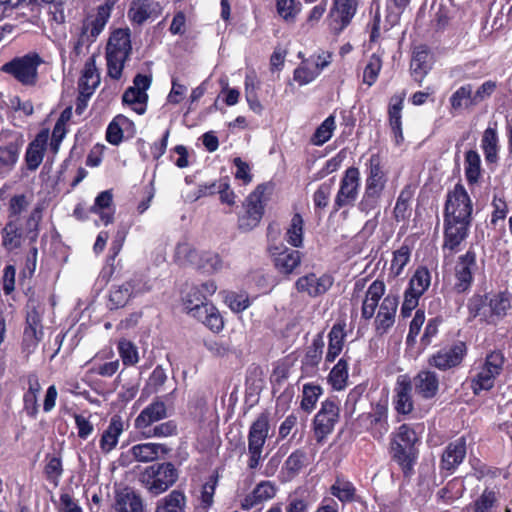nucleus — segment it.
Masks as SVG:
<instances>
[{"label": "nucleus", "instance_id": "obj_10", "mask_svg": "<svg viewBox=\"0 0 512 512\" xmlns=\"http://www.w3.org/2000/svg\"><path fill=\"white\" fill-rule=\"evenodd\" d=\"M431 272L425 265H419L408 281L404 291L401 305L403 318L409 317L412 311L418 306L420 298L425 294L431 285Z\"/></svg>", "mask_w": 512, "mask_h": 512}, {"label": "nucleus", "instance_id": "obj_2", "mask_svg": "<svg viewBox=\"0 0 512 512\" xmlns=\"http://www.w3.org/2000/svg\"><path fill=\"white\" fill-rule=\"evenodd\" d=\"M364 175V190L357 203V210L365 215L377 211V217L390 180V170L384 156L379 152L370 154L364 162Z\"/></svg>", "mask_w": 512, "mask_h": 512}, {"label": "nucleus", "instance_id": "obj_52", "mask_svg": "<svg viewBox=\"0 0 512 512\" xmlns=\"http://www.w3.org/2000/svg\"><path fill=\"white\" fill-rule=\"evenodd\" d=\"M245 97L249 108L255 113L260 114L263 110V106L258 98L257 90L260 87V82L257 80L255 74L246 75L245 77Z\"/></svg>", "mask_w": 512, "mask_h": 512}, {"label": "nucleus", "instance_id": "obj_30", "mask_svg": "<svg viewBox=\"0 0 512 512\" xmlns=\"http://www.w3.org/2000/svg\"><path fill=\"white\" fill-rule=\"evenodd\" d=\"M346 336V322L345 320H338L333 324L328 333V348L325 355L326 364L333 363L341 354Z\"/></svg>", "mask_w": 512, "mask_h": 512}, {"label": "nucleus", "instance_id": "obj_55", "mask_svg": "<svg viewBox=\"0 0 512 512\" xmlns=\"http://www.w3.org/2000/svg\"><path fill=\"white\" fill-rule=\"evenodd\" d=\"M418 450H395L393 460L400 466L405 477H410L414 472V465L418 458Z\"/></svg>", "mask_w": 512, "mask_h": 512}, {"label": "nucleus", "instance_id": "obj_21", "mask_svg": "<svg viewBox=\"0 0 512 512\" xmlns=\"http://www.w3.org/2000/svg\"><path fill=\"white\" fill-rule=\"evenodd\" d=\"M412 380V389L415 395L424 401H430L439 393L440 381L438 374L430 369L420 370Z\"/></svg>", "mask_w": 512, "mask_h": 512}, {"label": "nucleus", "instance_id": "obj_24", "mask_svg": "<svg viewBox=\"0 0 512 512\" xmlns=\"http://www.w3.org/2000/svg\"><path fill=\"white\" fill-rule=\"evenodd\" d=\"M398 305L397 295L388 294L383 298L374 320L376 335L383 336L394 325Z\"/></svg>", "mask_w": 512, "mask_h": 512}, {"label": "nucleus", "instance_id": "obj_62", "mask_svg": "<svg viewBox=\"0 0 512 512\" xmlns=\"http://www.w3.org/2000/svg\"><path fill=\"white\" fill-rule=\"evenodd\" d=\"M45 474L47 480L54 486L58 485L59 479L62 475V459L60 455L48 454L46 456Z\"/></svg>", "mask_w": 512, "mask_h": 512}, {"label": "nucleus", "instance_id": "obj_25", "mask_svg": "<svg viewBox=\"0 0 512 512\" xmlns=\"http://www.w3.org/2000/svg\"><path fill=\"white\" fill-rule=\"evenodd\" d=\"M324 331L316 334L312 343L306 348L305 354L301 359V372L303 376H314L318 371V366L322 360L324 349Z\"/></svg>", "mask_w": 512, "mask_h": 512}, {"label": "nucleus", "instance_id": "obj_64", "mask_svg": "<svg viewBox=\"0 0 512 512\" xmlns=\"http://www.w3.org/2000/svg\"><path fill=\"white\" fill-rule=\"evenodd\" d=\"M318 75V68H314L309 60L303 61L293 72V78L300 86L312 82Z\"/></svg>", "mask_w": 512, "mask_h": 512}, {"label": "nucleus", "instance_id": "obj_18", "mask_svg": "<svg viewBox=\"0 0 512 512\" xmlns=\"http://www.w3.org/2000/svg\"><path fill=\"white\" fill-rule=\"evenodd\" d=\"M217 290V285L214 280H208L200 285H194L190 288L184 299V308L187 313L194 317L211 302L208 298L212 296Z\"/></svg>", "mask_w": 512, "mask_h": 512}, {"label": "nucleus", "instance_id": "obj_31", "mask_svg": "<svg viewBox=\"0 0 512 512\" xmlns=\"http://www.w3.org/2000/svg\"><path fill=\"white\" fill-rule=\"evenodd\" d=\"M270 431V413L261 412L252 422L248 433V448H263Z\"/></svg>", "mask_w": 512, "mask_h": 512}, {"label": "nucleus", "instance_id": "obj_29", "mask_svg": "<svg viewBox=\"0 0 512 512\" xmlns=\"http://www.w3.org/2000/svg\"><path fill=\"white\" fill-rule=\"evenodd\" d=\"M0 235L1 246L9 253L20 249L26 240H28V244H31V234L25 233V230L18 227L16 222L12 223L7 220Z\"/></svg>", "mask_w": 512, "mask_h": 512}, {"label": "nucleus", "instance_id": "obj_16", "mask_svg": "<svg viewBox=\"0 0 512 512\" xmlns=\"http://www.w3.org/2000/svg\"><path fill=\"white\" fill-rule=\"evenodd\" d=\"M258 186L255 191L250 193L244 203L245 211L238 217V229L242 232H249L257 227L264 215V192L260 191Z\"/></svg>", "mask_w": 512, "mask_h": 512}, {"label": "nucleus", "instance_id": "obj_60", "mask_svg": "<svg viewBox=\"0 0 512 512\" xmlns=\"http://www.w3.org/2000/svg\"><path fill=\"white\" fill-rule=\"evenodd\" d=\"M117 349L125 366H134L139 361L138 349L134 343L125 338L118 341Z\"/></svg>", "mask_w": 512, "mask_h": 512}, {"label": "nucleus", "instance_id": "obj_59", "mask_svg": "<svg viewBox=\"0 0 512 512\" xmlns=\"http://www.w3.org/2000/svg\"><path fill=\"white\" fill-rule=\"evenodd\" d=\"M334 182L335 178H330L328 181L320 184L313 193V203L316 212L328 206Z\"/></svg>", "mask_w": 512, "mask_h": 512}, {"label": "nucleus", "instance_id": "obj_1", "mask_svg": "<svg viewBox=\"0 0 512 512\" xmlns=\"http://www.w3.org/2000/svg\"><path fill=\"white\" fill-rule=\"evenodd\" d=\"M474 204L461 181L447 191L443 208V249L459 251L470 234Z\"/></svg>", "mask_w": 512, "mask_h": 512}, {"label": "nucleus", "instance_id": "obj_4", "mask_svg": "<svg viewBox=\"0 0 512 512\" xmlns=\"http://www.w3.org/2000/svg\"><path fill=\"white\" fill-rule=\"evenodd\" d=\"M505 363L504 352L494 349L474 366L467 378L474 396H479L482 392H488L494 388L496 379L503 373Z\"/></svg>", "mask_w": 512, "mask_h": 512}, {"label": "nucleus", "instance_id": "obj_17", "mask_svg": "<svg viewBox=\"0 0 512 512\" xmlns=\"http://www.w3.org/2000/svg\"><path fill=\"white\" fill-rule=\"evenodd\" d=\"M477 267L476 252L469 248L465 254L460 255L454 268L455 282L453 289L458 294L468 292L474 281L473 270Z\"/></svg>", "mask_w": 512, "mask_h": 512}, {"label": "nucleus", "instance_id": "obj_61", "mask_svg": "<svg viewBox=\"0 0 512 512\" xmlns=\"http://www.w3.org/2000/svg\"><path fill=\"white\" fill-rule=\"evenodd\" d=\"M99 82V74L95 67L94 61L91 59L87 61L84 65L82 75L78 82V87L79 89L91 88L92 92L94 93V90L98 86Z\"/></svg>", "mask_w": 512, "mask_h": 512}, {"label": "nucleus", "instance_id": "obj_51", "mask_svg": "<svg viewBox=\"0 0 512 512\" xmlns=\"http://www.w3.org/2000/svg\"><path fill=\"white\" fill-rule=\"evenodd\" d=\"M490 310L492 314V321L495 323L496 319L505 317L511 309V297L507 292H498L491 296Z\"/></svg>", "mask_w": 512, "mask_h": 512}, {"label": "nucleus", "instance_id": "obj_50", "mask_svg": "<svg viewBox=\"0 0 512 512\" xmlns=\"http://www.w3.org/2000/svg\"><path fill=\"white\" fill-rule=\"evenodd\" d=\"M394 442L397 448H414L420 443V436L412 425L404 423L398 427Z\"/></svg>", "mask_w": 512, "mask_h": 512}, {"label": "nucleus", "instance_id": "obj_20", "mask_svg": "<svg viewBox=\"0 0 512 512\" xmlns=\"http://www.w3.org/2000/svg\"><path fill=\"white\" fill-rule=\"evenodd\" d=\"M433 64L434 57L427 45L421 44L413 49L410 61V74L418 86L422 85L425 77L432 70Z\"/></svg>", "mask_w": 512, "mask_h": 512}, {"label": "nucleus", "instance_id": "obj_12", "mask_svg": "<svg viewBox=\"0 0 512 512\" xmlns=\"http://www.w3.org/2000/svg\"><path fill=\"white\" fill-rule=\"evenodd\" d=\"M361 0H332L326 21L330 33L340 35L353 21Z\"/></svg>", "mask_w": 512, "mask_h": 512}, {"label": "nucleus", "instance_id": "obj_39", "mask_svg": "<svg viewBox=\"0 0 512 512\" xmlns=\"http://www.w3.org/2000/svg\"><path fill=\"white\" fill-rule=\"evenodd\" d=\"M482 172L479 153L473 149L467 150L464 155V174L470 188L479 183Z\"/></svg>", "mask_w": 512, "mask_h": 512}, {"label": "nucleus", "instance_id": "obj_45", "mask_svg": "<svg viewBox=\"0 0 512 512\" xmlns=\"http://www.w3.org/2000/svg\"><path fill=\"white\" fill-rule=\"evenodd\" d=\"M124 431V422L120 415H113L108 427L104 430L100 439V448H114L118 438Z\"/></svg>", "mask_w": 512, "mask_h": 512}, {"label": "nucleus", "instance_id": "obj_40", "mask_svg": "<svg viewBox=\"0 0 512 512\" xmlns=\"http://www.w3.org/2000/svg\"><path fill=\"white\" fill-rule=\"evenodd\" d=\"M166 415L165 403L159 400L153 401L137 416L135 419V426L137 428H145L152 423L165 418Z\"/></svg>", "mask_w": 512, "mask_h": 512}, {"label": "nucleus", "instance_id": "obj_37", "mask_svg": "<svg viewBox=\"0 0 512 512\" xmlns=\"http://www.w3.org/2000/svg\"><path fill=\"white\" fill-rule=\"evenodd\" d=\"M470 318L479 317L481 321L492 324V314L490 310V299L488 294H474L467 304Z\"/></svg>", "mask_w": 512, "mask_h": 512}, {"label": "nucleus", "instance_id": "obj_53", "mask_svg": "<svg viewBox=\"0 0 512 512\" xmlns=\"http://www.w3.org/2000/svg\"><path fill=\"white\" fill-rule=\"evenodd\" d=\"M497 502V493L492 489L486 488L472 504L466 507V511L463 512H468L470 509H472L473 512H492Z\"/></svg>", "mask_w": 512, "mask_h": 512}, {"label": "nucleus", "instance_id": "obj_23", "mask_svg": "<svg viewBox=\"0 0 512 512\" xmlns=\"http://www.w3.org/2000/svg\"><path fill=\"white\" fill-rule=\"evenodd\" d=\"M334 278L329 273L317 276L315 273H308L297 279L295 287L298 292L306 293L310 297H318L325 294L333 285Z\"/></svg>", "mask_w": 512, "mask_h": 512}, {"label": "nucleus", "instance_id": "obj_46", "mask_svg": "<svg viewBox=\"0 0 512 512\" xmlns=\"http://www.w3.org/2000/svg\"><path fill=\"white\" fill-rule=\"evenodd\" d=\"M194 318L215 333H219L224 327L223 318L218 309L212 303L206 306L198 314H194Z\"/></svg>", "mask_w": 512, "mask_h": 512}, {"label": "nucleus", "instance_id": "obj_27", "mask_svg": "<svg viewBox=\"0 0 512 512\" xmlns=\"http://www.w3.org/2000/svg\"><path fill=\"white\" fill-rule=\"evenodd\" d=\"M404 100V92L400 94H394L389 100L387 109L389 127L397 146L401 145L404 141L402 128V111L404 108Z\"/></svg>", "mask_w": 512, "mask_h": 512}, {"label": "nucleus", "instance_id": "obj_7", "mask_svg": "<svg viewBox=\"0 0 512 512\" xmlns=\"http://www.w3.org/2000/svg\"><path fill=\"white\" fill-rule=\"evenodd\" d=\"M178 476V471L172 463H156L141 473L140 482L150 494L157 496L172 487Z\"/></svg>", "mask_w": 512, "mask_h": 512}, {"label": "nucleus", "instance_id": "obj_5", "mask_svg": "<svg viewBox=\"0 0 512 512\" xmlns=\"http://www.w3.org/2000/svg\"><path fill=\"white\" fill-rule=\"evenodd\" d=\"M112 8L113 2L106 1L96 8L95 14L87 15L83 19L77 38L71 41V60L76 61L84 54V48L88 49L96 41L110 18Z\"/></svg>", "mask_w": 512, "mask_h": 512}, {"label": "nucleus", "instance_id": "obj_48", "mask_svg": "<svg viewBox=\"0 0 512 512\" xmlns=\"http://www.w3.org/2000/svg\"><path fill=\"white\" fill-rule=\"evenodd\" d=\"M411 253V248L406 244L393 251L389 268L390 276L397 278L403 273L405 266L410 262Z\"/></svg>", "mask_w": 512, "mask_h": 512}, {"label": "nucleus", "instance_id": "obj_13", "mask_svg": "<svg viewBox=\"0 0 512 512\" xmlns=\"http://www.w3.org/2000/svg\"><path fill=\"white\" fill-rule=\"evenodd\" d=\"M468 354L466 342L457 340L452 345L442 347L429 356L427 362L429 366L446 372L462 365Z\"/></svg>", "mask_w": 512, "mask_h": 512}, {"label": "nucleus", "instance_id": "obj_22", "mask_svg": "<svg viewBox=\"0 0 512 512\" xmlns=\"http://www.w3.org/2000/svg\"><path fill=\"white\" fill-rule=\"evenodd\" d=\"M49 137L50 130L42 128L28 144L24 154V163L28 171H36L43 162Z\"/></svg>", "mask_w": 512, "mask_h": 512}, {"label": "nucleus", "instance_id": "obj_11", "mask_svg": "<svg viewBox=\"0 0 512 512\" xmlns=\"http://www.w3.org/2000/svg\"><path fill=\"white\" fill-rule=\"evenodd\" d=\"M25 143L24 135L17 130L0 131V173H10L18 163Z\"/></svg>", "mask_w": 512, "mask_h": 512}, {"label": "nucleus", "instance_id": "obj_8", "mask_svg": "<svg viewBox=\"0 0 512 512\" xmlns=\"http://www.w3.org/2000/svg\"><path fill=\"white\" fill-rule=\"evenodd\" d=\"M340 419L339 400L336 396L321 402V407L312 421L313 437L318 445H324Z\"/></svg>", "mask_w": 512, "mask_h": 512}, {"label": "nucleus", "instance_id": "obj_43", "mask_svg": "<svg viewBox=\"0 0 512 512\" xmlns=\"http://www.w3.org/2000/svg\"><path fill=\"white\" fill-rule=\"evenodd\" d=\"M449 103L451 113L476 106L473 100V86L471 84L460 86L450 96Z\"/></svg>", "mask_w": 512, "mask_h": 512}, {"label": "nucleus", "instance_id": "obj_34", "mask_svg": "<svg viewBox=\"0 0 512 512\" xmlns=\"http://www.w3.org/2000/svg\"><path fill=\"white\" fill-rule=\"evenodd\" d=\"M481 149L483 151L487 165L497 164L499 160V137L497 133V123L489 125L483 132L481 139Z\"/></svg>", "mask_w": 512, "mask_h": 512}, {"label": "nucleus", "instance_id": "obj_15", "mask_svg": "<svg viewBox=\"0 0 512 512\" xmlns=\"http://www.w3.org/2000/svg\"><path fill=\"white\" fill-rule=\"evenodd\" d=\"M360 188V171L355 166L348 167L340 180L338 192L333 202L332 213L353 206L358 198Z\"/></svg>", "mask_w": 512, "mask_h": 512}, {"label": "nucleus", "instance_id": "obj_19", "mask_svg": "<svg viewBox=\"0 0 512 512\" xmlns=\"http://www.w3.org/2000/svg\"><path fill=\"white\" fill-rule=\"evenodd\" d=\"M412 380L408 374H401L397 377L392 404L399 415H409L414 410L412 395Z\"/></svg>", "mask_w": 512, "mask_h": 512}, {"label": "nucleus", "instance_id": "obj_6", "mask_svg": "<svg viewBox=\"0 0 512 512\" xmlns=\"http://www.w3.org/2000/svg\"><path fill=\"white\" fill-rule=\"evenodd\" d=\"M132 54L131 33L129 28L115 29L106 45L107 74L114 80L122 77L126 61Z\"/></svg>", "mask_w": 512, "mask_h": 512}, {"label": "nucleus", "instance_id": "obj_57", "mask_svg": "<svg viewBox=\"0 0 512 512\" xmlns=\"http://www.w3.org/2000/svg\"><path fill=\"white\" fill-rule=\"evenodd\" d=\"M410 3L411 0H387L385 20L390 28L400 22L401 15Z\"/></svg>", "mask_w": 512, "mask_h": 512}, {"label": "nucleus", "instance_id": "obj_54", "mask_svg": "<svg viewBox=\"0 0 512 512\" xmlns=\"http://www.w3.org/2000/svg\"><path fill=\"white\" fill-rule=\"evenodd\" d=\"M335 128V116L331 114L316 128L311 136V143L315 146L324 145L331 139Z\"/></svg>", "mask_w": 512, "mask_h": 512}, {"label": "nucleus", "instance_id": "obj_56", "mask_svg": "<svg viewBox=\"0 0 512 512\" xmlns=\"http://www.w3.org/2000/svg\"><path fill=\"white\" fill-rule=\"evenodd\" d=\"M356 489L352 482L336 478L334 484L330 487V493L342 503L351 502L354 499Z\"/></svg>", "mask_w": 512, "mask_h": 512}, {"label": "nucleus", "instance_id": "obj_42", "mask_svg": "<svg viewBox=\"0 0 512 512\" xmlns=\"http://www.w3.org/2000/svg\"><path fill=\"white\" fill-rule=\"evenodd\" d=\"M159 8V3H153L150 0H132L128 9V18L132 23L142 25Z\"/></svg>", "mask_w": 512, "mask_h": 512}, {"label": "nucleus", "instance_id": "obj_58", "mask_svg": "<svg viewBox=\"0 0 512 512\" xmlns=\"http://www.w3.org/2000/svg\"><path fill=\"white\" fill-rule=\"evenodd\" d=\"M382 58L380 55L373 53L364 68L363 71V83L371 87L378 79L379 73L382 69Z\"/></svg>", "mask_w": 512, "mask_h": 512}, {"label": "nucleus", "instance_id": "obj_9", "mask_svg": "<svg viewBox=\"0 0 512 512\" xmlns=\"http://www.w3.org/2000/svg\"><path fill=\"white\" fill-rule=\"evenodd\" d=\"M42 63L40 55L32 52L6 62L1 71L13 76L24 86H35L38 82V67Z\"/></svg>", "mask_w": 512, "mask_h": 512}, {"label": "nucleus", "instance_id": "obj_32", "mask_svg": "<svg viewBox=\"0 0 512 512\" xmlns=\"http://www.w3.org/2000/svg\"><path fill=\"white\" fill-rule=\"evenodd\" d=\"M27 390L23 395V410L30 418H36L39 411L38 394L41 390L38 375L30 373L26 377Z\"/></svg>", "mask_w": 512, "mask_h": 512}, {"label": "nucleus", "instance_id": "obj_44", "mask_svg": "<svg viewBox=\"0 0 512 512\" xmlns=\"http://www.w3.org/2000/svg\"><path fill=\"white\" fill-rule=\"evenodd\" d=\"M186 496L180 490H173L156 503L155 512H185Z\"/></svg>", "mask_w": 512, "mask_h": 512}, {"label": "nucleus", "instance_id": "obj_47", "mask_svg": "<svg viewBox=\"0 0 512 512\" xmlns=\"http://www.w3.org/2000/svg\"><path fill=\"white\" fill-rule=\"evenodd\" d=\"M122 102L138 115H143L147 110L148 94L129 87L122 95Z\"/></svg>", "mask_w": 512, "mask_h": 512}, {"label": "nucleus", "instance_id": "obj_28", "mask_svg": "<svg viewBox=\"0 0 512 512\" xmlns=\"http://www.w3.org/2000/svg\"><path fill=\"white\" fill-rule=\"evenodd\" d=\"M127 137H133L136 133L134 122L123 114L116 115L108 124L106 129V141L114 146H118L124 139V133Z\"/></svg>", "mask_w": 512, "mask_h": 512}, {"label": "nucleus", "instance_id": "obj_14", "mask_svg": "<svg viewBox=\"0 0 512 512\" xmlns=\"http://www.w3.org/2000/svg\"><path fill=\"white\" fill-rule=\"evenodd\" d=\"M267 251L274 268L282 276L292 275L301 264L302 253L299 250L287 247L282 242L269 243Z\"/></svg>", "mask_w": 512, "mask_h": 512}, {"label": "nucleus", "instance_id": "obj_3", "mask_svg": "<svg viewBox=\"0 0 512 512\" xmlns=\"http://www.w3.org/2000/svg\"><path fill=\"white\" fill-rule=\"evenodd\" d=\"M31 198L25 193L10 197L7 204V220L17 223L25 233L31 234V244L36 243L40 234V225L43 220V207L40 204L32 209Z\"/></svg>", "mask_w": 512, "mask_h": 512}, {"label": "nucleus", "instance_id": "obj_63", "mask_svg": "<svg viewBox=\"0 0 512 512\" xmlns=\"http://www.w3.org/2000/svg\"><path fill=\"white\" fill-rule=\"evenodd\" d=\"M278 15L288 23H293L300 12V3L295 0H275Z\"/></svg>", "mask_w": 512, "mask_h": 512}, {"label": "nucleus", "instance_id": "obj_35", "mask_svg": "<svg viewBox=\"0 0 512 512\" xmlns=\"http://www.w3.org/2000/svg\"><path fill=\"white\" fill-rule=\"evenodd\" d=\"M140 281L130 279L122 285L113 287L109 294L110 309H119L124 307L132 295L138 292Z\"/></svg>", "mask_w": 512, "mask_h": 512}, {"label": "nucleus", "instance_id": "obj_33", "mask_svg": "<svg viewBox=\"0 0 512 512\" xmlns=\"http://www.w3.org/2000/svg\"><path fill=\"white\" fill-rule=\"evenodd\" d=\"M415 193V187L412 184H406L400 191L395 206L393 208V219L399 222H406L412 215L411 202Z\"/></svg>", "mask_w": 512, "mask_h": 512}, {"label": "nucleus", "instance_id": "obj_36", "mask_svg": "<svg viewBox=\"0 0 512 512\" xmlns=\"http://www.w3.org/2000/svg\"><path fill=\"white\" fill-rule=\"evenodd\" d=\"M304 228L305 221L303 216L296 212L292 215L288 226L285 229V241L292 248H302L304 246Z\"/></svg>", "mask_w": 512, "mask_h": 512}, {"label": "nucleus", "instance_id": "obj_38", "mask_svg": "<svg viewBox=\"0 0 512 512\" xmlns=\"http://www.w3.org/2000/svg\"><path fill=\"white\" fill-rule=\"evenodd\" d=\"M113 204V194L111 190L100 192L94 201V204L89 207L92 214H97L104 225L111 224L114 221V211H107Z\"/></svg>", "mask_w": 512, "mask_h": 512}, {"label": "nucleus", "instance_id": "obj_26", "mask_svg": "<svg viewBox=\"0 0 512 512\" xmlns=\"http://www.w3.org/2000/svg\"><path fill=\"white\" fill-rule=\"evenodd\" d=\"M113 507L116 512H148L142 497L128 486L115 489Z\"/></svg>", "mask_w": 512, "mask_h": 512}, {"label": "nucleus", "instance_id": "obj_41", "mask_svg": "<svg viewBox=\"0 0 512 512\" xmlns=\"http://www.w3.org/2000/svg\"><path fill=\"white\" fill-rule=\"evenodd\" d=\"M350 359L351 358L348 356L347 352L344 353L328 375V382L336 391H341L347 386Z\"/></svg>", "mask_w": 512, "mask_h": 512}, {"label": "nucleus", "instance_id": "obj_49", "mask_svg": "<svg viewBox=\"0 0 512 512\" xmlns=\"http://www.w3.org/2000/svg\"><path fill=\"white\" fill-rule=\"evenodd\" d=\"M323 393V389L319 384L306 383L302 389V399L300 408L306 414H310L315 408L316 404Z\"/></svg>", "mask_w": 512, "mask_h": 512}]
</instances>
